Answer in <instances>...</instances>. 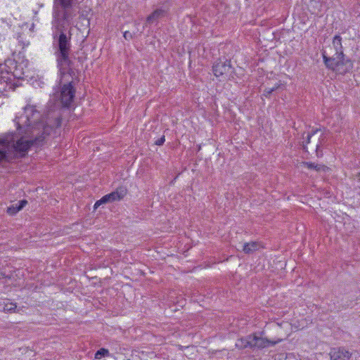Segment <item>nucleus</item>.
Returning a JSON list of instances; mask_svg holds the SVG:
<instances>
[{"instance_id": "nucleus-13", "label": "nucleus", "mask_w": 360, "mask_h": 360, "mask_svg": "<svg viewBox=\"0 0 360 360\" xmlns=\"http://www.w3.org/2000/svg\"><path fill=\"white\" fill-rule=\"evenodd\" d=\"M252 334L246 337H243L237 340L236 342V347L239 349H244L246 348L252 349Z\"/></svg>"}, {"instance_id": "nucleus-31", "label": "nucleus", "mask_w": 360, "mask_h": 360, "mask_svg": "<svg viewBox=\"0 0 360 360\" xmlns=\"http://www.w3.org/2000/svg\"><path fill=\"white\" fill-rule=\"evenodd\" d=\"M281 84H276L274 87H272L271 89H274V91L275 90H276L277 89H278L280 87Z\"/></svg>"}, {"instance_id": "nucleus-27", "label": "nucleus", "mask_w": 360, "mask_h": 360, "mask_svg": "<svg viewBox=\"0 0 360 360\" xmlns=\"http://www.w3.org/2000/svg\"><path fill=\"white\" fill-rule=\"evenodd\" d=\"M274 91V89L266 88L264 91V95L266 96H269Z\"/></svg>"}, {"instance_id": "nucleus-33", "label": "nucleus", "mask_w": 360, "mask_h": 360, "mask_svg": "<svg viewBox=\"0 0 360 360\" xmlns=\"http://www.w3.org/2000/svg\"><path fill=\"white\" fill-rule=\"evenodd\" d=\"M356 178H357L358 181H360V172L358 173V174L356 175Z\"/></svg>"}, {"instance_id": "nucleus-30", "label": "nucleus", "mask_w": 360, "mask_h": 360, "mask_svg": "<svg viewBox=\"0 0 360 360\" xmlns=\"http://www.w3.org/2000/svg\"><path fill=\"white\" fill-rule=\"evenodd\" d=\"M7 278H10V277L7 276L4 273L0 272V280Z\"/></svg>"}, {"instance_id": "nucleus-4", "label": "nucleus", "mask_w": 360, "mask_h": 360, "mask_svg": "<svg viewBox=\"0 0 360 360\" xmlns=\"http://www.w3.org/2000/svg\"><path fill=\"white\" fill-rule=\"evenodd\" d=\"M214 75L217 77H222L224 78L230 75L233 72V68L231 61L226 60L224 61H217L212 66Z\"/></svg>"}, {"instance_id": "nucleus-32", "label": "nucleus", "mask_w": 360, "mask_h": 360, "mask_svg": "<svg viewBox=\"0 0 360 360\" xmlns=\"http://www.w3.org/2000/svg\"><path fill=\"white\" fill-rule=\"evenodd\" d=\"M0 311H3L2 301H0Z\"/></svg>"}, {"instance_id": "nucleus-26", "label": "nucleus", "mask_w": 360, "mask_h": 360, "mask_svg": "<svg viewBox=\"0 0 360 360\" xmlns=\"http://www.w3.org/2000/svg\"><path fill=\"white\" fill-rule=\"evenodd\" d=\"M27 200H20V202H18L17 204H18V207L21 210L25 206V205H27Z\"/></svg>"}, {"instance_id": "nucleus-21", "label": "nucleus", "mask_w": 360, "mask_h": 360, "mask_svg": "<svg viewBox=\"0 0 360 360\" xmlns=\"http://www.w3.org/2000/svg\"><path fill=\"white\" fill-rule=\"evenodd\" d=\"M318 131V130H313L311 133H308L307 135V137H306V143H304V142L303 143V148L304 149H306L307 148V145L308 143H310V140H311V138L312 137L313 135H314L316 132Z\"/></svg>"}, {"instance_id": "nucleus-17", "label": "nucleus", "mask_w": 360, "mask_h": 360, "mask_svg": "<svg viewBox=\"0 0 360 360\" xmlns=\"http://www.w3.org/2000/svg\"><path fill=\"white\" fill-rule=\"evenodd\" d=\"M3 311L4 312H15L17 308V304L15 302H9L8 300H2Z\"/></svg>"}, {"instance_id": "nucleus-25", "label": "nucleus", "mask_w": 360, "mask_h": 360, "mask_svg": "<svg viewBox=\"0 0 360 360\" xmlns=\"http://www.w3.org/2000/svg\"><path fill=\"white\" fill-rule=\"evenodd\" d=\"M165 141V136H162V137H160V139L156 140L155 143L157 146H162L164 143Z\"/></svg>"}, {"instance_id": "nucleus-34", "label": "nucleus", "mask_w": 360, "mask_h": 360, "mask_svg": "<svg viewBox=\"0 0 360 360\" xmlns=\"http://www.w3.org/2000/svg\"><path fill=\"white\" fill-rule=\"evenodd\" d=\"M320 146L319 144L316 145V150L319 148Z\"/></svg>"}, {"instance_id": "nucleus-7", "label": "nucleus", "mask_w": 360, "mask_h": 360, "mask_svg": "<svg viewBox=\"0 0 360 360\" xmlns=\"http://www.w3.org/2000/svg\"><path fill=\"white\" fill-rule=\"evenodd\" d=\"M252 349H264L269 346H274L282 341V339H278L276 340H270L267 338L257 336L256 334H252Z\"/></svg>"}, {"instance_id": "nucleus-2", "label": "nucleus", "mask_w": 360, "mask_h": 360, "mask_svg": "<svg viewBox=\"0 0 360 360\" xmlns=\"http://www.w3.org/2000/svg\"><path fill=\"white\" fill-rule=\"evenodd\" d=\"M73 16L72 13L62 10L53 13V24L56 30L53 34V46L55 49L58 67L62 74L65 72L71 74L72 72V62L70 58L71 34L70 32L66 33L65 30L70 27Z\"/></svg>"}, {"instance_id": "nucleus-9", "label": "nucleus", "mask_w": 360, "mask_h": 360, "mask_svg": "<svg viewBox=\"0 0 360 360\" xmlns=\"http://www.w3.org/2000/svg\"><path fill=\"white\" fill-rule=\"evenodd\" d=\"M77 0H55L54 11H66L72 13V7Z\"/></svg>"}, {"instance_id": "nucleus-16", "label": "nucleus", "mask_w": 360, "mask_h": 360, "mask_svg": "<svg viewBox=\"0 0 360 360\" xmlns=\"http://www.w3.org/2000/svg\"><path fill=\"white\" fill-rule=\"evenodd\" d=\"M9 144L10 141L6 139H0V161L6 158Z\"/></svg>"}, {"instance_id": "nucleus-22", "label": "nucleus", "mask_w": 360, "mask_h": 360, "mask_svg": "<svg viewBox=\"0 0 360 360\" xmlns=\"http://www.w3.org/2000/svg\"><path fill=\"white\" fill-rule=\"evenodd\" d=\"M100 202H103V204H105V203H108V202H112L111 200H110V196L108 194L103 196L101 199H100Z\"/></svg>"}, {"instance_id": "nucleus-11", "label": "nucleus", "mask_w": 360, "mask_h": 360, "mask_svg": "<svg viewBox=\"0 0 360 360\" xmlns=\"http://www.w3.org/2000/svg\"><path fill=\"white\" fill-rule=\"evenodd\" d=\"M127 193V189L124 186H120L116 191L109 193L111 202L122 200Z\"/></svg>"}, {"instance_id": "nucleus-28", "label": "nucleus", "mask_w": 360, "mask_h": 360, "mask_svg": "<svg viewBox=\"0 0 360 360\" xmlns=\"http://www.w3.org/2000/svg\"><path fill=\"white\" fill-rule=\"evenodd\" d=\"M21 39H22V36L21 35L18 36V41L20 43H22V48H24L25 46H26L29 44V42L28 41L25 42V41H22Z\"/></svg>"}, {"instance_id": "nucleus-12", "label": "nucleus", "mask_w": 360, "mask_h": 360, "mask_svg": "<svg viewBox=\"0 0 360 360\" xmlns=\"http://www.w3.org/2000/svg\"><path fill=\"white\" fill-rule=\"evenodd\" d=\"M302 164L307 169H313L320 173H326L329 170V168L327 166L316 162H304Z\"/></svg>"}, {"instance_id": "nucleus-5", "label": "nucleus", "mask_w": 360, "mask_h": 360, "mask_svg": "<svg viewBox=\"0 0 360 360\" xmlns=\"http://www.w3.org/2000/svg\"><path fill=\"white\" fill-rule=\"evenodd\" d=\"M337 57L329 58L323 53V58L326 67L332 70H335L340 65H347L350 63L349 60H345V55L342 51L336 53Z\"/></svg>"}, {"instance_id": "nucleus-8", "label": "nucleus", "mask_w": 360, "mask_h": 360, "mask_svg": "<svg viewBox=\"0 0 360 360\" xmlns=\"http://www.w3.org/2000/svg\"><path fill=\"white\" fill-rule=\"evenodd\" d=\"M330 360H350L352 353L344 347H333L329 352Z\"/></svg>"}, {"instance_id": "nucleus-20", "label": "nucleus", "mask_w": 360, "mask_h": 360, "mask_svg": "<svg viewBox=\"0 0 360 360\" xmlns=\"http://www.w3.org/2000/svg\"><path fill=\"white\" fill-rule=\"evenodd\" d=\"M20 210L18 207V204L12 205L7 209V213L10 215H14L18 212Z\"/></svg>"}, {"instance_id": "nucleus-14", "label": "nucleus", "mask_w": 360, "mask_h": 360, "mask_svg": "<svg viewBox=\"0 0 360 360\" xmlns=\"http://www.w3.org/2000/svg\"><path fill=\"white\" fill-rule=\"evenodd\" d=\"M261 248V245L259 243L256 241H252L250 243H246L243 246V251L245 254H252L256 250H259Z\"/></svg>"}, {"instance_id": "nucleus-1", "label": "nucleus", "mask_w": 360, "mask_h": 360, "mask_svg": "<svg viewBox=\"0 0 360 360\" xmlns=\"http://www.w3.org/2000/svg\"><path fill=\"white\" fill-rule=\"evenodd\" d=\"M39 118V112L32 105L25 107L23 112L15 118L18 129L26 127L27 137H21L13 144L15 150L21 153V156L25 155L32 145H40L45 136L49 134L51 128L58 127L61 124V119L58 115L55 117L53 123L49 121L46 125L38 122Z\"/></svg>"}, {"instance_id": "nucleus-6", "label": "nucleus", "mask_w": 360, "mask_h": 360, "mask_svg": "<svg viewBox=\"0 0 360 360\" xmlns=\"http://www.w3.org/2000/svg\"><path fill=\"white\" fill-rule=\"evenodd\" d=\"M75 90L72 84L69 82L64 84L60 91V102L63 107H69L75 97Z\"/></svg>"}, {"instance_id": "nucleus-23", "label": "nucleus", "mask_w": 360, "mask_h": 360, "mask_svg": "<svg viewBox=\"0 0 360 360\" xmlns=\"http://www.w3.org/2000/svg\"><path fill=\"white\" fill-rule=\"evenodd\" d=\"M100 202H103V204H105V203H108V202H112L111 200H110V196L108 194L103 196L101 199H100Z\"/></svg>"}, {"instance_id": "nucleus-29", "label": "nucleus", "mask_w": 360, "mask_h": 360, "mask_svg": "<svg viewBox=\"0 0 360 360\" xmlns=\"http://www.w3.org/2000/svg\"><path fill=\"white\" fill-rule=\"evenodd\" d=\"M102 204H103V202H100V200H97V201L96 202V203L94 204V209L98 208V207L101 205H102Z\"/></svg>"}, {"instance_id": "nucleus-19", "label": "nucleus", "mask_w": 360, "mask_h": 360, "mask_svg": "<svg viewBox=\"0 0 360 360\" xmlns=\"http://www.w3.org/2000/svg\"><path fill=\"white\" fill-rule=\"evenodd\" d=\"M110 352L107 349L101 348L98 350L95 354V359H100L103 356H109Z\"/></svg>"}, {"instance_id": "nucleus-24", "label": "nucleus", "mask_w": 360, "mask_h": 360, "mask_svg": "<svg viewBox=\"0 0 360 360\" xmlns=\"http://www.w3.org/2000/svg\"><path fill=\"white\" fill-rule=\"evenodd\" d=\"M123 37H124V38L126 40H130V39H133L134 34L131 33V32H129V31H125V32H124Z\"/></svg>"}, {"instance_id": "nucleus-15", "label": "nucleus", "mask_w": 360, "mask_h": 360, "mask_svg": "<svg viewBox=\"0 0 360 360\" xmlns=\"http://www.w3.org/2000/svg\"><path fill=\"white\" fill-rule=\"evenodd\" d=\"M307 7L311 13L317 14L321 11L322 4L319 0H309Z\"/></svg>"}, {"instance_id": "nucleus-3", "label": "nucleus", "mask_w": 360, "mask_h": 360, "mask_svg": "<svg viewBox=\"0 0 360 360\" xmlns=\"http://www.w3.org/2000/svg\"><path fill=\"white\" fill-rule=\"evenodd\" d=\"M23 75L20 65H18L14 60H6L4 65H0V91H6L8 86H11L12 77L21 79Z\"/></svg>"}, {"instance_id": "nucleus-18", "label": "nucleus", "mask_w": 360, "mask_h": 360, "mask_svg": "<svg viewBox=\"0 0 360 360\" xmlns=\"http://www.w3.org/2000/svg\"><path fill=\"white\" fill-rule=\"evenodd\" d=\"M342 39L340 36L335 35L333 38V44L336 49L337 53H340V51H342Z\"/></svg>"}, {"instance_id": "nucleus-10", "label": "nucleus", "mask_w": 360, "mask_h": 360, "mask_svg": "<svg viewBox=\"0 0 360 360\" xmlns=\"http://www.w3.org/2000/svg\"><path fill=\"white\" fill-rule=\"evenodd\" d=\"M166 15V11L163 9H156L146 18L145 26L148 24H153L158 22L159 19L162 18Z\"/></svg>"}]
</instances>
